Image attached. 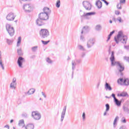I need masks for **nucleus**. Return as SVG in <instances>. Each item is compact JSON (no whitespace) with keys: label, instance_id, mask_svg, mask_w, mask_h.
<instances>
[{"label":"nucleus","instance_id":"f257e3e1","mask_svg":"<svg viewBox=\"0 0 129 129\" xmlns=\"http://www.w3.org/2000/svg\"><path fill=\"white\" fill-rule=\"evenodd\" d=\"M114 52L112 51L111 57H110L111 65V66H116L119 72L121 73V72L124 70V67L121 65V63H120L119 62L114 61Z\"/></svg>","mask_w":129,"mask_h":129},{"label":"nucleus","instance_id":"f03ea898","mask_svg":"<svg viewBox=\"0 0 129 129\" xmlns=\"http://www.w3.org/2000/svg\"><path fill=\"white\" fill-rule=\"evenodd\" d=\"M114 40L117 44H118V41H120L123 44H126L127 41V36H124L122 31H119L116 37H114Z\"/></svg>","mask_w":129,"mask_h":129},{"label":"nucleus","instance_id":"7ed1b4c3","mask_svg":"<svg viewBox=\"0 0 129 129\" xmlns=\"http://www.w3.org/2000/svg\"><path fill=\"white\" fill-rule=\"evenodd\" d=\"M31 116L34 120H40L42 117L41 113L37 111H33L32 112Z\"/></svg>","mask_w":129,"mask_h":129},{"label":"nucleus","instance_id":"20e7f679","mask_svg":"<svg viewBox=\"0 0 129 129\" xmlns=\"http://www.w3.org/2000/svg\"><path fill=\"white\" fill-rule=\"evenodd\" d=\"M6 30L11 37H13L15 35V29L10 24H7L6 25Z\"/></svg>","mask_w":129,"mask_h":129},{"label":"nucleus","instance_id":"39448f33","mask_svg":"<svg viewBox=\"0 0 129 129\" xmlns=\"http://www.w3.org/2000/svg\"><path fill=\"white\" fill-rule=\"evenodd\" d=\"M39 34L40 35V37L43 38H47L49 35H50L49 31L46 29H41L39 32Z\"/></svg>","mask_w":129,"mask_h":129},{"label":"nucleus","instance_id":"423d86ee","mask_svg":"<svg viewBox=\"0 0 129 129\" xmlns=\"http://www.w3.org/2000/svg\"><path fill=\"white\" fill-rule=\"evenodd\" d=\"M95 42H96L95 38H93L89 39L87 42V48H88V49H90V48H91V47H93V45L95 44Z\"/></svg>","mask_w":129,"mask_h":129},{"label":"nucleus","instance_id":"0eeeda50","mask_svg":"<svg viewBox=\"0 0 129 129\" xmlns=\"http://www.w3.org/2000/svg\"><path fill=\"white\" fill-rule=\"evenodd\" d=\"M23 9L25 12H27V13H31L33 11V8H32V6L30 4H24Z\"/></svg>","mask_w":129,"mask_h":129},{"label":"nucleus","instance_id":"6e6552de","mask_svg":"<svg viewBox=\"0 0 129 129\" xmlns=\"http://www.w3.org/2000/svg\"><path fill=\"white\" fill-rule=\"evenodd\" d=\"M83 6L86 11H90L91 10L92 6L89 2L84 1L83 2Z\"/></svg>","mask_w":129,"mask_h":129},{"label":"nucleus","instance_id":"1a4fd4ad","mask_svg":"<svg viewBox=\"0 0 129 129\" xmlns=\"http://www.w3.org/2000/svg\"><path fill=\"white\" fill-rule=\"evenodd\" d=\"M95 14V12H89L87 13H84V14L81 17V18H84V19H86V20H89V19H90V18H89V16H93Z\"/></svg>","mask_w":129,"mask_h":129},{"label":"nucleus","instance_id":"9d476101","mask_svg":"<svg viewBox=\"0 0 129 129\" xmlns=\"http://www.w3.org/2000/svg\"><path fill=\"white\" fill-rule=\"evenodd\" d=\"M39 17L40 19H41V20H43V21H47V20L49 19V15L44 13H41L39 14Z\"/></svg>","mask_w":129,"mask_h":129},{"label":"nucleus","instance_id":"9b49d317","mask_svg":"<svg viewBox=\"0 0 129 129\" xmlns=\"http://www.w3.org/2000/svg\"><path fill=\"white\" fill-rule=\"evenodd\" d=\"M16 15H15V14L13 13H10L7 16L6 20H7V21H14Z\"/></svg>","mask_w":129,"mask_h":129},{"label":"nucleus","instance_id":"f8f14e48","mask_svg":"<svg viewBox=\"0 0 129 129\" xmlns=\"http://www.w3.org/2000/svg\"><path fill=\"white\" fill-rule=\"evenodd\" d=\"M24 60L25 59L21 56L18 58L17 64H18L19 68H23V62H24Z\"/></svg>","mask_w":129,"mask_h":129},{"label":"nucleus","instance_id":"ddd939ff","mask_svg":"<svg viewBox=\"0 0 129 129\" xmlns=\"http://www.w3.org/2000/svg\"><path fill=\"white\" fill-rule=\"evenodd\" d=\"M36 25L39 26H43V25H45V22H44V20L40 18V17H39L38 19L36 20Z\"/></svg>","mask_w":129,"mask_h":129},{"label":"nucleus","instance_id":"4468645a","mask_svg":"<svg viewBox=\"0 0 129 129\" xmlns=\"http://www.w3.org/2000/svg\"><path fill=\"white\" fill-rule=\"evenodd\" d=\"M66 106H64L63 107V109L62 110V111L61 114V118H60V121H63L64 118L65 117V114H66Z\"/></svg>","mask_w":129,"mask_h":129},{"label":"nucleus","instance_id":"2eb2a0df","mask_svg":"<svg viewBox=\"0 0 129 129\" xmlns=\"http://www.w3.org/2000/svg\"><path fill=\"white\" fill-rule=\"evenodd\" d=\"M105 89L107 91L108 90L109 91H111V90H112V88H111V86H110L109 84L106 83L105 84Z\"/></svg>","mask_w":129,"mask_h":129},{"label":"nucleus","instance_id":"dca6fc26","mask_svg":"<svg viewBox=\"0 0 129 129\" xmlns=\"http://www.w3.org/2000/svg\"><path fill=\"white\" fill-rule=\"evenodd\" d=\"M18 125L22 128L25 127V121H24V119H21L19 120Z\"/></svg>","mask_w":129,"mask_h":129},{"label":"nucleus","instance_id":"f3484780","mask_svg":"<svg viewBox=\"0 0 129 129\" xmlns=\"http://www.w3.org/2000/svg\"><path fill=\"white\" fill-rule=\"evenodd\" d=\"M35 126L33 124H28L26 126H25V129H34Z\"/></svg>","mask_w":129,"mask_h":129},{"label":"nucleus","instance_id":"a211bd4d","mask_svg":"<svg viewBox=\"0 0 129 129\" xmlns=\"http://www.w3.org/2000/svg\"><path fill=\"white\" fill-rule=\"evenodd\" d=\"M43 13L49 15V14L51 13V11L50 9L47 7H45L43 9Z\"/></svg>","mask_w":129,"mask_h":129},{"label":"nucleus","instance_id":"6ab92c4d","mask_svg":"<svg viewBox=\"0 0 129 129\" xmlns=\"http://www.w3.org/2000/svg\"><path fill=\"white\" fill-rule=\"evenodd\" d=\"M36 91V90L35 89H30L27 92V94L28 95H32V94H34L35 93V92Z\"/></svg>","mask_w":129,"mask_h":129},{"label":"nucleus","instance_id":"aec40b11","mask_svg":"<svg viewBox=\"0 0 129 129\" xmlns=\"http://www.w3.org/2000/svg\"><path fill=\"white\" fill-rule=\"evenodd\" d=\"M10 87L11 89H16V88H17V83L12 82L10 84Z\"/></svg>","mask_w":129,"mask_h":129},{"label":"nucleus","instance_id":"412c9836","mask_svg":"<svg viewBox=\"0 0 129 129\" xmlns=\"http://www.w3.org/2000/svg\"><path fill=\"white\" fill-rule=\"evenodd\" d=\"M96 6H97L98 9H101L102 7V3H101V1L99 0L97 1L96 3Z\"/></svg>","mask_w":129,"mask_h":129},{"label":"nucleus","instance_id":"4be33fe9","mask_svg":"<svg viewBox=\"0 0 129 129\" xmlns=\"http://www.w3.org/2000/svg\"><path fill=\"white\" fill-rule=\"evenodd\" d=\"M117 83H118V84H120V85H124V80L122 78L119 79L117 80Z\"/></svg>","mask_w":129,"mask_h":129},{"label":"nucleus","instance_id":"5701e85b","mask_svg":"<svg viewBox=\"0 0 129 129\" xmlns=\"http://www.w3.org/2000/svg\"><path fill=\"white\" fill-rule=\"evenodd\" d=\"M114 102L117 106H119L121 104V101H119L117 99L114 100Z\"/></svg>","mask_w":129,"mask_h":129},{"label":"nucleus","instance_id":"b1692460","mask_svg":"<svg viewBox=\"0 0 129 129\" xmlns=\"http://www.w3.org/2000/svg\"><path fill=\"white\" fill-rule=\"evenodd\" d=\"M119 117L118 116H116V117L114 119V122H113V126L114 127H115L116 126V124H117V120H118Z\"/></svg>","mask_w":129,"mask_h":129},{"label":"nucleus","instance_id":"393cba45","mask_svg":"<svg viewBox=\"0 0 129 129\" xmlns=\"http://www.w3.org/2000/svg\"><path fill=\"white\" fill-rule=\"evenodd\" d=\"M88 30V26L84 27V28H83L81 31V34H83V33H86Z\"/></svg>","mask_w":129,"mask_h":129},{"label":"nucleus","instance_id":"a878e982","mask_svg":"<svg viewBox=\"0 0 129 129\" xmlns=\"http://www.w3.org/2000/svg\"><path fill=\"white\" fill-rule=\"evenodd\" d=\"M113 34H114V30H113V31H112L110 33V34L108 35V37L107 40V41H109V40L110 39V37H111V36H112V35H113Z\"/></svg>","mask_w":129,"mask_h":129},{"label":"nucleus","instance_id":"bb28decb","mask_svg":"<svg viewBox=\"0 0 129 129\" xmlns=\"http://www.w3.org/2000/svg\"><path fill=\"white\" fill-rule=\"evenodd\" d=\"M22 41V37H18V40L17 42V47H19V46H20V45H21V42Z\"/></svg>","mask_w":129,"mask_h":129},{"label":"nucleus","instance_id":"cd10ccee","mask_svg":"<svg viewBox=\"0 0 129 129\" xmlns=\"http://www.w3.org/2000/svg\"><path fill=\"white\" fill-rule=\"evenodd\" d=\"M124 85L127 86L129 85V80L128 79L124 80Z\"/></svg>","mask_w":129,"mask_h":129},{"label":"nucleus","instance_id":"c85d7f7f","mask_svg":"<svg viewBox=\"0 0 129 129\" xmlns=\"http://www.w3.org/2000/svg\"><path fill=\"white\" fill-rule=\"evenodd\" d=\"M0 66L3 70H5V67L4 66V63H3V60H0Z\"/></svg>","mask_w":129,"mask_h":129},{"label":"nucleus","instance_id":"c756f323","mask_svg":"<svg viewBox=\"0 0 129 129\" xmlns=\"http://www.w3.org/2000/svg\"><path fill=\"white\" fill-rule=\"evenodd\" d=\"M78 48L80 50H81V51H85V48L84 47L81 45H78Z\"/></svg>","mask_w":129,"mask_h":129},{"label":"nucleus","instance_id":"7c9ffc66","mask_svg":"<svg viewBox=\"0 0 129 129\" xmlns=\"http://www.w3.org/2000/svg\"><path fill=\"white\" fill-rule=\"evenodd\" d=\"M17 53L18 55H20V56H22V55H23V52H22V48L18 49L17 50Z\"/></svg>","mask_w":129,"mask_h":129},{"label":"nucleus","instance_id":"2f4dec72","mask_svg":"<svg viewBox=\"0 0 129 129\" xmlns=\"http://www.w3.org/2000/svg\"><path fill=\"white\" fill-rule=\"evenodd\" d=\"M61 5V3L60 2V0H57L56 4V8H60V6Z\"/></svg>","mask_w":129,"mask_h":129},{"label":"nucleus","instance_id":"473e14b6","mask_svg":"<svg viewBox=\"0 0 129 129\" xmlns=\"http://www.w3.org/2000/svg\"><path fill=\"white\" fill-rule=\"evenodd\" d=\"M126 93H124V92H123L121 94H118L117 96H122L123 97H124V96H126Z\"/></svg>","mask_w":129,"mask_h":129},{"label":"nucleus","instance_id":"72a5a7b5","mask_svg":"<svg viewBox=\"0 0 129 129\" xmlns=\"http://www.w3.org/2000/svg\"><path fill=\"white\" fill-rule=\"evenodd\" d=\"M117 21L119 22V23H123V20L121 19V17H118L116 19Z\"/></svg>","mask_w":129,"mask_h":129},{"label":"nucleus","instance_id":"f704fd0d","mask_svg":"<svg viewBox=\"0 0 129 129\" xmlns=\"http://www.w3.org/2000/svg\"><path fill=\"white\" fill-rule=\"evenodd\" d=\"M95 29L97 31H100V30H101V26L100 25H98L96 26Z\"/></svg>","mask_w":129,"mask_h":129},{"label":"nucleus","instance_id":"c9c22d12","mask_svg":"<svg viewBox=\"0 0 129 129\" xmlns=\"http://www.w3.org/2000/svg\"><path fill=\"white\" fill-rule=\"evenodd\" d=\"M121 122H122V123H125L126 122V120L124 117H122Z\"/></svg>","mask_w":129,"mask_h":129},{"label":"nucleus","instance_id":"e433bc0d","mask_svg":"<svg viewBox=\"0 0 129 129\" xmlns=\"http://www.w3.org/2000/svg\"><path fill=\"white\" fill-rule=\"evenodd\" d=\"M46 62L48 63L49 64H52V61L50 59L49 57H47L46 59Z\"/></svg>","mask_w":129,"mask_h":129},{"label":"nucleus","instance_id":"4c0bfd02","mask_svg":"<svg viewBox=\"0 0 129 129\" xmlns=\"http://www.w3.org/2000/svg\"><path fill=\"white\" fill-rule=\"evenodd\" d=\"M72 69L73 70H74V68H75V66H76V63H75V61H73L72 62Z\"/></svg>","mask_w":129,"mask_h":129},{"label":"nucleus","instance_id":"58836bf2","mask_svg":"<svg viewBox=\"0 0 129 129\" xmlns=\"http://www.w3.org/2000/svg\"><path fill=\"white\" fill-rule=\"evenodd\" d=\"M7 42L8 45H12L13 44V40H9L8 39H7Z\"/></svg>","mask_w":129,"mask_h":129},{"label":"nucleus","instance_id":"ea45409f","mask_svg":"<svg viewBox=\"0 0 129 129\" xmlns=\"http://www.w3.org/2000/svg\"><path fill=\"white\" fill-rule=\"evenodd\" d=\"M85 118H86V115H85V112H83L82 114V119L83 121L85 120Z\"/></svg>","mask_w":129,"mask_h":129},{"label":"nucleus","instance_id":"a19ab883","mask_svg":"<svg viewBox=\"0 0 129 129\" xmlns=\"http://www.w3.org/2000/svg\"><path fill=\"white\" fill-rule=\"evenodd\" d=\"M117 9L118 10H121V4L120 3L117 5Z\"/></svg>","mask_w":129,"mask_h":129},{"label":"nucleus","instance_id":"79ce46f5","mask_svg":"<svg viewBox=\"0 0 129 129\" xmlns=\"http://www.w3.org/2000/svg\"><path fill=\"white\" fill-rule=\"evenodd\" d=\"M109 110V104H106V111H108Z\"/></svg>","mask_w":129,"mask_h":129},{"label":"nucleus","instance_id":"37998d69","mask_svg":"<svg viewBox=\"0 0 129 129\" xmlns=\"http://www.w3.org/2000/svg\"><path fill=\"white\" fill-rule=\"evenodd\" d=\"M41 42L42 43H43V44H44V45H47V44H48V43H49L50 41H45L42 40Z\"/></svg>","mask_w":129,"mask_h":129},{"label":"nucleus","instance_id":"c03bdc74","mask_svg":"<svg viewBox=\"0 0 129 129\" xmlns=\"http://www.w3.org/2000/svg\"><path fill=\"white\" fill-rule=\"evenodd\" d=\"M80 39H81V41H83V42H84V41H85V38L82 35H81Z\"/></svg>","mask_w":129,"mask_h":129},{"label":"nucleus","instance_id":"a18cd8bd","mask_svg":"<svg viewBox=\"0 0 129 129\" xmlns=\"http://www.w3.org/2000/svg\"><path fill=\"white\" fill-rule=\"evenodd\" d=\"M124 110L125 111V112H127V113H129V109L127 107L124 108Z\"/></svg>","mask_w":129,"mask_h":129},{"label":"nucleus","instance_id":"49530a36","mask_svg":"<svg viewBox=\"0 0 129 129\" xmlns=\"http://www.w3.org/2000/svg\"><path fill=\"white\" fill-rule=\"evenodd\" d=\"M37 48H38V47H37V46H34V47H32V51L33 52H35V51L37 50Z\"/></svg>","mask_w":129,"mask_h":129},{"label":"nucleus","instance_id":"de8ad7c7","mask_svg":"<svg viewBox=\"0 0 129 129\" xmlns=\"http://www.w3.org/2000/svg\"><path fill=\"white\" fill-rule=\"evenodd\" d=\"M115 14H116V16H118L119 15H120V12L119 11H115Z\"/></svg>","mask_w":129,"mask_h":129},{"label":"nucleus","instance_id":"09e8293b","mask_svg":"<svg viewBox=\"0 0 129 129\" xmlns=\"http://www.w3.org/2000/svg\"><path fill=\"white\" fill-rule=\"evenodd\" d=\"M12 82V83H17V78H13Z\"/></svg>","mask_w":129,"mask_h":129},{"label":"nucleus","instance_id":"8fccbe9b","mask_svg":"<svg viewBox=\"0 0 129 129\" xmlns=\"http://www.w3.org/2000/svg\"><path fill=\"white\" fill-rule=\"evenodd\" d=\"M119 4L121 5V4H125V0H120Z\"/></svg>","mask_w":129,"mask_h":129},{"label":"nucleus","instance_id":"3c124183","mask_svg":"<svg viewBox=\"0 0 129 129\" xmlns=\"http://www.w3.org/2000/svg\"><path fill=\"white\" fill-rule=\"evenodd\" d=\"M22 116H24V117H27L28 116V114L26 113H24L22 114Z\"/></svg>","mask_w":129,"mask_h":129},{"label":"nucleus","instance_id":"603ef678","mask_svg":"<svg viewBox=\"0 0 129 129\" xmlns=\"http://www.w3.org/2000/svg\"><path fill=\"white\" fill-rule=\"evenodd\" d=\"M111 96L114 98V100H115V99H116V98L115 97V94L113 93L112 94Z\"/></svg>","mask_w":129,"mask_h":129},{"label":"nucleus","instance_id":"864d4df0","mask_svg":"<svg viewBox=\"0 0 129 129\" xmlns=\"http://www.w3.org/2000/svg\"><path fill=\"white\" fill-rule=\"evenodd\" d=\"M41 94L43 95V96H44V98H46V95H45V93H44L43 92H42Z\"/></svg>","mask_w":129,"mask_h":129},{"label":"nucleus","instance_id":"5fc2aeb1","mask_svg":"<svg viewBox=\"0 0 129 129\" xmlns=\"http://www.w3.org/2000/svg\"><path fill=\"white\" fill-rule=\"evenodd\" d=\"M4 127H6V128L10 129V126L9 125H6Z\"/></svg>","mask_w":129,"mask_h":129},{"label":"nucleus","instance_id":"6e6d98bb","mask_svg":"<svg viewBox=\"0 0 129 129\" xmlns=\"http://www.w3.org/2000/svg\"><path fill=\"white\" fill-rule=\"evenodd\" d=\"M104 2L105 4H106V5H107V6L108 5V2H106V1L104 0Z\"/></svg>","mask_w":129,"mask_h":129},{"label":"nucleus","instance_id":"4d7b16f0","mask_svg":"<svg viewBox=\"0 0 129 129\" xmlns=\"http://www.w3.org/2000/svg\"><path fill=\"white\" fill-rule=\"evenodd\" d=\"M112 20H113V21H114V22H115V21H116V19L115 18H114V17H113V18H112Z\"/></svg>","mask_w":129,"mask_h":129},{"label":"nucleus","instance_id":"13d9d810","mask_svg":"<svg viewBox=\"0 0 129 129\" xmlns=\"http://www.w3.org/2000/svg\"><path fill=\"white\" fill-rule=\"evenodd\" d=\"M124 47L125 49H128V48H129V46H124Z\"/></svg>","mask_w":129,"mask_h":129},{"label":"nucleus","instance_id":"bf43d9fd","mask_svg":"<svg viewBox=\"0 0 129 129\" xmlns=\"http://www.w3.org/2000/svg\"><path fill=\"white\" fill-rule=\"evenodd\" d=\"M84 56H85V53H83L82 54V57H84Z\"/></svg>","mask_w":129,"mask_h":129},{"label":"nucleus","instance_id":"052dcab7","mask_svg":"<svg viewBox=\"0 0 129 129\" xmlns=\"http://www.w3.org/2000/svg\"><path fill=\"white\" fill-rule=\"evenodd\" d=\"M106 111H105L104 113V116H105V115H106Z\"/></svg>","mask_w":129,"mask_h":129},{"label":"nucleus","instance_id":"680f3d73","mask_svg":"<svg viewBox=\"0 0 129 129\" xmlns=\"http://www.w3.org/2000/svg\"><path fill=\"white\" fill-rule=\"evenodd\" d=\"M14 121V120L12 119L10 120V123H12Z\"/></svg>","mask_w":129,"mask_h":129},{"label":"nucleus","instance_id":"e2e57ef3","mask_svg":"<svg viewBox=\"0 0 129 129\" xmlns=\"http://www.w3.org/2000/svg\"><path fill=\"white\" fill-rule=\"evenodd\" d=\"M109 23H110V24H112V21L110 20V21H109Z\"/></svg>","mask_w":129,"mask_h":129},{"label":"nucleus","instance_id":"0e129e2a","mask_svg":"<svg viewBox=\"0 0 129 129\" xmlns=\"http://www.w3.org/2000/svg\"><path fill=\"white\" fill-rule=\"evenodd\" d=\"M77 62H78V63H80L81 60H77Z\"/></svg>","mask_w":129,"mask_h":129},{"label":"nucleus","instance_id":"69168bd1","mask_svg":"<svg viewBox=\"0 0 129 129\" xmlns=\"http://www.w3.org/2000/svg\"><path fill=\"white\" fill-rule=\"evenodd\" d=\"M21 1H22L23 2H27V1L28 0H21Z\"/></svg>","mask_w":129,"mask_h":129},{"label":"nucleus","instance_id":"338daca9","mask_svg":"<svg viewBox=\"0 0 129 129\" xmlns=\"http://www.w3.org/2000/svg\"><path fill=\"white\" fill-rule=\"evenodd\" d=\"M13 129H16V127H13Z\"/></svg>","mask_w":129,"mask_h":129},{"label":"nucleus","instance_id":"774afa93","mask_svg":"<svg viewBox=\"0 0 129 129\" xmlns=\"http://www.w3.org/2000/svg\"><path fill=\"white\" fill-rule=\"evenodd\" d=\"M120 74H121V76H122V73H121Z\"/></svg>","mask_w":129,"mask_h":129}]
</instances>
